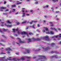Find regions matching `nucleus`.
<instances>
[{"label":"nucleus","mask_w":61,"mask_h":61,"mask_svg":"<svg viewBox=\"0 0 61 61\" xmlns=\"http://www.w3.org/2000/svg\"><path fill=\"white\" fill-rule=\"evenodd\" d=\"M28 40L29 41L28 42V43H29V42H31V40L30 39H28Z\"/></svg>","instance_id":"obj_22"},{"label":"nucleus","mask_w":61,"mask_h":61,"mask_svg":"<svg viewBox=\"0 0 61 61\" xmlns=\"http://www.w3.org/2000/svg\"><path fill=\"white\" fill-rule=\"evenodd\" d=\"M33 41H40L41 39L39 38L36 39L34 37L32 38Z\"/></svg>","instance_id":"obj_4"},{"label":"nucleus","mask_w":61,"mask_h":61,"mask_svg":"<svg viewBox=\"0 0 61 61\" xmlns=\"http://www.w3.org/2000/svg\"><path fill=\"white\" fill-rule=\"evenodd\" d=\"M59 12H59V11H58V12H57V11H56V12H55V13H59Z\"/></svg>","instance_id":"obj_60"},{"label":"nucleus","mask_w":61,"mask_h":61,"mask_svg":"<svg viewBox=\"0 0 61 61\" xmlns=\"http://www.w3.org/2000/svg\"><path fill=\"white\" fill-rule=\"evenodd\" d=\"M5 50L6 51H8V52H7V53L8 54H10V52L9 51H10V50L11 51H12V50L10 48H6Z\"/></svg>","instance_id":"obj_3"},{"label":"nucleus","mask_w":61,"mask_h":61,"mask_svg":"<svg viewBox=\"0 0 61 61\" xmlns=\"http://www.w3.org/2000/svg\"><path fill=\"white\" fill-rule=\"evenodd\" d=\"M7 23L9 24H11V22H10V21H9V20H8L7 21Z\"/></svg>","instance_id":"obj_28"},{"label":"nucleus","mask_w":61,"mask_h":61,"mask_svg":"<svg viewBox=\"0 0 61 61\" xmlns=\"http://www.w3.org/2000/svg\"><path fill=\"white\" fill-rule=\"evenodd\" d=\"M26 23V21H24L23 22H22V24H24V23Z\"/></svg>","instance_id":"obj_44"},{"label":"nucleus","mask_w":61,"mask_h":61,"mask_svg":"<svg viewBox=\"0 0 61 61\" xmlns=\"http://www.w3.org/2000/svg\"><path fill=\"white\" fill-rule=\"evenodd\" d=\"M22 4V2H20L19 3H16V4L17 5H19V4Z\"/></svg>","instance_id":"obj_33"},{"label":"nucleus","mask_w":61,"mask_h":61,"mask_svg":"<svg viewBox=\"0 0 61 61\" xmlns=\"http://www.w3.org/2000/svg\"><path fill=\"white\" fill-rule=\"evenodd\" d=\"M33 11V10H30V12H32Z\"/></svg>","instance_id":"obj_55"},{"label":"nucleus","mask_w":61,"mask_h":61,"mask_svg":"<svg viewBox=\"0 0 61 61\" xmlns=\"http://www.w3.org/2000/svg\"><path fill=\"white\" fill-rule=\"evenodd\" d=\"M7 27H12V26L11 25H6Z\"/></svg>","instance_id":"obj_25"},{"label":"nucleus","mask_w":61,"mask_h":61,"mask_svg":"<svg viewBox=\"0 0 61 61\" xmlns=\"http://www.w3.org/2000/svg\"><path fill=\"white\" fill-rule=\"evenodd\" d=\"M26 15H27V16H28V15L29 16V14H26Z\"/></svg>","instance_id":"obj_53"},{"label":"nucleus","mask_w":61,"mask_h":61,"mask_svg":"<svg viewBox=\"0 0 61 61\" xmlns=\"http://www.w3.org/2000/svg\"><path fill=\"white\" fill-rule=\"evenodd\" d=\"M44 28L46 30V32H49V30H48V29L46 27H44Z\"/></svg>","instance_id":"obj_8"},{"label":"nucleus","mask_w":61,"mask_h":61,"mask_svg":"<svg viewBox=\"0 0 61 61\" xmlns=\"http://www.w3.org/2000/svg\"><path fill=\"white\" fill-rule=\"evenodd\" d=\"M3 31H5V32L6 31H8V30L7 29H6V30L5 29H3Z\"/></svg>","instance_id":"obj_15"},{"label":"nucleus","mask_w":61,"mask_h":61,"mask_svg":"<svg viewBox=\"0 0 61 61\" xmlns=\"http://www.w3.org/2000/svg\"><path fill=\"white\" fill-rule=\"evenodd\" d=\"M52 38H55V36H53L52 37Z\"/></svg>","instance_id":"obj_54"},{"label":"nucleus","mask_w":61,"mask_h":61,"mask_svg":"<svg viewBox=\"0 0 61 61\" xmlns=\"http://www.w3.org/2000/svg\"><path fill=\"white\" fill-rule=\"evenodd\" d=\"M50 49V48H49V46H48L45 49V51H47V50H49Z\"/></svg>","instance_id":"obj_12"},{"label":"nucleus","mask_w":61,"mask_h":61,"mask_svg":"<svg viewBox=\"0 0 61 61\" xmlns=\"http://www.w3.org/2000/svg\"><path fill=\"white\" fill-rule=\"evenodd\" d=\"M0 54H5V53L2 52Z\"/></svg>","instance_id":"obj_46"},{"label":"nucleus","mask_w":61,"mask_h":61,"mask_svg":"<svg viewBox=\"0 0 61 61\" xmlns=\"http://www.w3.org/2000/svg\"><path fill=\"white\" fill-rule=\"evenodd\" d=\"M51 30H54L55 31H56V29L55 28H50Z\"/></svg>","instance_id":"obj_14"},{"label":"nucleus","mask_w":61,"mask_h":61,"mask_svg":"<svg viewBox=\"0 0 61 61\" xmlns=\"http://www.w3.org/2000/svg\"><path fill=\"white\" fill-rule=\"evenodd\" d=\"M26 2H30V0H27L26 1Z\"/></svg>","instance_id":"obj_56"},{"label":"nucleus","mask_w":61,"mask_h":61,"mask_svg":"<svg viewBox=\"0 0 61 61\" xmlns=\"http://www.w3.org/2000/svg\"><path fill=\"white\" fill-rule=\"evenodd\" d=\"M12 30H13V32H15V29H12Z\"/></svg>","instance_id":"obj_39"},{"label":"nucleus","mask_w":61,"mask_h":61,"mask_svg":"<svg viewBox=\"0 0 61 61\" xmlns=\"http://www.w3.org/2000/svg\"><path fill=\"white\" fill-rule=\"evenodd\" d=\"M59 36H55V38L56 37V38H57V37H58V36H59V37H60V38L61 37V34L60 33L59 34Z\"/></svg>","instance_id":"obj_13"},{"label":"nucleus","mask_w":61,"mask_h":61,"mask_svg":"<svg viewBox=\"0 0 61 61\" xmlns=\"http://www.w3.org/2000/svg\"><path fill=\"white\" fill-rule=\"evenodd\" d=\"M18 35H19V34H20V32H19V31H18Z\"/></svg>","instance_id":"obj_49"},{"label":"nucleus","mask_w":61,"mask_h":61,"mask_svg":"<svg viewBox=\"0 0 61 61\" xmlns=\"http://www.w3.org/2000/svg\"><path fill=\"white\" fill-rule=\"evenodd\" d=\"M16 44H18V45H19V46H20V44H19V43H18L17 42H16Z\"/></svg>","instance_id":"obj_50"},{"label":"nucleus","mask_w":61,"mask_h":61,"mask_svg":"<svg viewBox=\"0 0 61 61\" xmlns=\"http://www.w3.org/2000/svg\"><path fill=\"white\" fill-rule=\"evenodd\" d=\"M29 27H27L25 29L26 30V29H28Z\"/></svg>","instance_id":"obj_47"},{"label":"nucleus","mask_w":61,"mask_h":61,"mask_svg":"<svg viewBox=\"0 0 61 61\" xmlns=\"http://www.w3.org/2000/svg\"><path fill=\"white\" fill-rule=\"evenodd\" d=\"M17 39H18V40H19V41H18L20 43H24V42L21 41V39H20L19 38H16Z\"/></svg>","instance_id":"obj_9"},{"label":"nucleus","mask_w":61,"mask_h":61,"mask_svg":"<svg viewBox=\"0 0 61 61\" xmlns=\"http://www.w3.org/2000/svg\"><path fill=\"white\" fill-rule=\"evenodd\" d=\"M42 31H43V32H46V31L45 30V29L43 30H42Z\"/></svg>","instance_id":"obj_43"},{"label":"nucleus","mask_w":61,"mask_h":61,"mask_svg":"<svg viewBox=\"0 0 61 61\" xmlns=\"http://www.w3.org/2000/svg\"><path fill=\"white\" fill-rule=\"evenodd\" d=\"M52 1H53V2H56V0H52Z\"/></svg>","instance_id":"obj_40"},{"label":"nucleus","mask_w":61,"mask_h":61,"mask_svg":"<svg viewBox=\"0 0 61 61\" xmlns=\"http://www.w3.org/2000/svg\"><path fill=\"white\" fill-rule=\"evenodd\" d=\"M46 7H48V5H46Z\"/></svg>","instance_id":"obj_52"},{"label":"nucleus","mask_w":61,"mask_h":61,"mask_svg":"<svg viewBox=\"0 0 61 61\" xmlns=\"http://www.w3.org/2000/svg\"><path fill=\"white\" fill-rule=\"evenodd\" d=\"M11 6V7H15L16 6V5H15L14 4L13 5H12Z\"/></svg>","instance_id":"obj_19"},{"label":"nucleus","mask_w":61,"mask_h":61,"mask_svg":"<svg viewBox=\"0 0 61 61\" xmlns=\"http://www.w3.org/2000/svg\"><path fill=\"white\" fill-rule=\"evenodd\" d=\"M19 24H20V22H17V25H19Z\"/></svg>","instance_id":"obj_36"},{"label":"nucleus","mask_w":61,"mask_h":61,"mask_svg":"<svg viewBox=\"0 0 61 61\" xmlns=\"http://www.w3.org/2000/svg\"><path fill=\"white\" fill-rule=\"evenodd\" d=\"M42 38L43 39L46 40L48 41H50V39H49V38H48V36H45L44 37H43Z\"/></svg>","instance_id":"obj_2"},{"label":"nucleus","mask_w":61,"mask_h":61,"mask_svg":"<svg viewBox=\"0 0 61 61\" xmlns=\"http://www.w3.org/2000/svg\"><path fill=\"white\" fill-rule=\"evenodd\" d=\"M15 36H17V34H15Z\"/></svg>","instance_id":"obj_59"},{"label":"nucleus","mask_w":61,"mask_h":61,"mask_svg":"<svg viewBox=\"0 0 61 61\" xmlns=\"http://www.w3.org/2000/svg\"><path fill=\"white\" fill-rule=\"evenodd\" d=\"M46 33L47 34H51V35H53L54 34V32L51 31L50 32H46Z\"/></svg>","instance_id":"obj_5"},{"label":"nucleus","mask_w":61,"mask_h":61,"mask_svg":"<svg viewBox=\"0 0 61 61\" xmlns=\"http://www.w3.org/2000/svg\"><path fill=\"white\" fill-rule=\"evenodd\" d=\"M22 60H25V57H21L20 58Z\"/></svg>","instance_id":"obj_17"},{"label":"nucleus","mask_w":61,"mask_h":61,"mask_svg":"<svg viewBox=\"0 0 61 61\" xmlns=\"http://www.w3.org/2000/svg\"><path fill=\"white\" fill-rule=\"evenodd\" d=\"M40 50H41L40 49H38V50H37V49H36L35 50V51H36V52H38V51H40Z\"/></svg>","instance_id":"obj_27"},{"label":"nucleus","mask_w":61,"mask_h":61,"mask_svg":"<svg viewBox=\"0 0 61 61\" xmlns=\"http://www.w3.org/2000/svg\"><path fill=\"white\" fill-rule=\"evenodd\" d=\"M26 52H24V54H26V53H29V52H30V50H26Z\"/></svg>","instance_id":"obj_11"},{"label":"nucleus","mask_w":61,"mask_h":61,"mask_svg":"<svg viewBox=\"0 0 61 61\" xmlns=\"http://www.w3.org/2000/svg\"><path fill=\"white\" fill-rule=\"evenodd\" d=\"M51 57H55L56 58H57V55H56L55 56H52Z\"/></svg>","instance_id":"obj_23"},{"label":"nucleus","mask_w":61,"mask_h":61,"mask_svg":"<svg viewBox=\"0 0 61 61\" xmlns=\"http://www.w3.org/2000/svg\"><path fill=\"white\" fill-rule=\"evenodd\" d=\"M25 58H27V59H28L29 60H27V61H30V58H31V57H25Z\"/></svg>","instance_id":"obj_10"},{"label":"nucleus","mask_w":61,"mask_h":61,"mask_svg":"<svg viewBox=\"0 0 61 61\" xmlns=\"http://www.w3.org/2000/svg\"><path fill=\"white\" fill-rule=\"evenodd\" d=\"M44 17L45 18H46V17H47V16H44Z\"/></svg>","instance_id":"obj_57"},{"label":"nucleus","mask_w":61,"mask_h":61,"mask_svg":"<svg viewBox=\"0 0 61 61\" xmlns=\"http://www.w3.org/2000/svg\"><path fill=\"white\" fill-rule=\"evenodd\" d=\"M0 40H1V42H5V41L4 40H3L2 39H0Z\"/></svg>","instance_id":"obj_26"},{"label":"nucleus","mask_w":61,"mask_h":61,"mask_svg":"<svg viewBox=\"0 0 61 61\" xmlns=\"http://www.w3.org/2000/svg\"><path fill=\"white\" fill-rule=\"evenodd\" d=\"M38 1H37L35 2V4H38Z\"/></svg>","instance_id":"obj_35"},{"label":"nucleus","mask_w":61,"mask_h":61,"mask_svg":"<svg viewBox=\"0 0 61 61\" xmlns=\"http://www.w3.org/2000/svg\"><path fill=\"white\" fill-rule=\"evenodd\" d=\"M56 19V20H59V18H57Z\"/></svg>","instance_id":"obj_62"},{"label":"nucleus","mask_w":61,"mask_h":61,"mask_svg":"<svg viewBox=\"0 0 61 61\" xmlns=\"http://www.w3.org/2000/svg\"><path fill=\"white\" fill-rule=\"evenodd\" d=\"M1 25L2 26H4V24H2Z\"/></svg>","instance_id":"obj_64"},{"label":"nucleus","mask_w":61,"mask_h":61,"mask_svg":"<svg viewBox=\"0 0 61 61\" xmlns=\"http://www.w3.org/2000/svg\"><path fill=\"white\" fill-rule=\"evenodd\" d=\"M29 35H33V34L32 33H31V32H30L29 33Z\"/></svg>","instance_id":"obj_30"},{"label":"nucleus","mask_w":61,"mask_h":61,"mask_svg":"<svg viewBox=\"0 0 61 61\" xmlns=\"http://www.w3.org/2000/svg\"><path fill=\"white\" fill-rule=\"evenodd\" d=\"M37 27H40V25L39 24H38L37 25Z\"/></svg>","instance_id":"obj_37"},{"label":"nucleus","mask_w":61,"mask_h":61,"mask_svg":"<svg viewBox=\"0 0 61 61\" xmlns=\"http://www.w3.org/2000/svg\"><path fill=\"white\" fill-rule=\"evenodd\" d=\"M9 2H11L12 1V0H9Z\"/></svg>","instance_id":"obj_58"},{"label":"nucleus","mask_w":61,"mask_h":61,"mask_svg":"<svg viewBox=\"0 0 61 61\" xmlns=\"http://www.w3.org/2000/svg\"><path fill=\"white\" fill-rule=\"evenodd\" d=\"M43 22H44V23H45V22H46V21L45 20H43Z\"/></svg>","instance_id":"obj_63"},{"label":"nucleus","mask_w":61,"mask_h":61,"mask_svg":"<svg viewBox=\"0 0 61 61\" xmlns=\"http://www.w3.org/2000/svg\"><path fill=\"white\" fill-rule=\"evenodd\" d=\"M15 9H13L12 12H15Z\"/></svg>","instance_id":"obj_31"},{"label":"nucleus","mask_w":61,"mask_h":61,"mask_svg":"<svg viewBox=\"0 0 61 61\" xmlns=\"http://www.w3.org/2000/svg\"><path fill=\"white\" fill-rule=\"evenodd\" d=\"M13 60L14 61H20L21 59H16V58H14L13 59Z\"/></svg>","instance_id":"obj_7"},{"label":"nucleus","mask_w":61,"mask_h":61,"mask_svg":"<svg viewBox=\"0 0 61 61\" xmlns=\"http://www.w3.org/2000/svg\"><path fill=\"white\" fill-rule=\"evenodd\" d=\"M8 60H11V59H6L5 60H2V61H7Z\"/></svg>","instance_id":"obj_18"},{"label":"nucleus","mask_w":61,"mask_h":61,"mask_svg":"<svg viewBox=\"0 0 61 61\" xmlns=\"http://www.w3.org/2000/svg\"><path fill=\"white\" fill-rule=\"evenodd\" d=\"M58 53V52L54 51H52L51 52V53Z\"/></svg>","instance_id":"obj_24"},{"label":"nucleus","mask_w":61,"mask_h":61,"mask_svg":"<svg viewBox=\"0 0 61 61\" xmlns=\"http://www.w3.org/2000/svg\"><path fill=\"white\" fill-rule=\"evenodd\" d=\"M33 22H34V23H36V22H37V21H32L30 23V24H32Z\"/></svg>","instance_id":"obj_16"},{"label":"nucleus","mask_w":61,"mask_h":61,"mask_svg":"<svg viewBox=\"0 0 61 61\" xmlns=\"http://www.w3.org/2000/svg\"><path fill=\"white\" fill-rule=\"evenodd\" d=\"M55 45V43H52L51 44V45L52 47H53V46H54V45Z\"/></svg>","instance_id":"obj_20"},{"label":"nucleus","mask_w":61,"mask_h":61,"mask_svg":"<svg viewBox=\"0 0 61 61\" xmlns=\"http://www.w3.org/2000/svg\"><path fill=\"white\" fill-rule=\"evenodd\" d=\"M38 56L40 57V58L39 59V60H40L41 61H45L42 60V59H46V56Z\"/></svg>","instance_id":"obj_1"},{"label":"nucleus","mask_w":61,"mask_h":61,"mask_svg":"<svg viewBox=\"0 0 61 61\" xmlns=\"http://www.w3.org/2000/svg\"><path fill=\"white\" fill-rule=\"evenodd\" d=\"M23 15L22 16V17L23 16H24L25 15V13H23Z\"/></svg>","instance_id":"obj_34"},{"label":"nucleus","mask_w":61,"mask_h":61,"mask_svg":"<svg viewBox=\"0 0 61 61\" xmlns=\"http://www.w3.org/2000/svg\"><path fill=\"white\" fill-rule=\"evenodd\" d=\"M16 55H19V53L18 52L16 53Z\"/></svg>","instance_id":"obj_45"},{"label":"nucleus","mask_w":61,"mask_h":61,"mask_svg":"<svg viewBox=\"0 0 61 61\" xmlns=\"http://www.w3.org/2000/svg\"><path fill=\"white\" fill-rule=\"evenodd\" d=\"M50 26H51H51H54V24H51L50 25Z\"/></svg>","instance_id":"obj_32"},{"label":"nucleus","mask_w":61,"mask_h":61,"mask_svg":"<svg viewBox=\"0 0 61 61\" xmlns=\"http://www.w3.org/2000/svg\"><path fill=\"white\" fill-rule=\"evenodd\" d=\"M4 4H5L6 3V1H4Z\"/></svg>","instance_id":"obj_38"},{"label":"nucleus","mask_w":61,"mask_h":61,"mask_svg":"<svg viewBox=\"0 0 61 61\" xmlns=\"http://www.w3.org/2000/svg\"><path fill=\"white\" fill-rule=\"evenodd\" d=\"M34 26H35V24H34L32 26V27L33 28H34Z\"/></svg>","instance_id":"obj_48"},{"label":"nucleus","mask_w":61,"mask_h":61,"mask_svg":"<svg viewBox=\"0 0 61 61\" xmlns=\"http://www.w3.org/2000/svg\"><path fill=\"white\" fill-rule=\"evenodd\" d=\"M49 23L50 24H53V23L51 22H49Z\"/></svg>","instance_id":"obj_51"},{"label":"nucleus","mask_w":61,"mask_h":61,"mask_svg":"<svg viewBox=\"0 0 61 61\" xmlns=\"http://www.w3.org/2000/svg\"><path fill=\"white\" fill-rule=\"evenodd\" d=\"M17 29H16V30H16V31H18V28H17Z\"/></svg>","instance_id":"obj_42"},{"label":"nucleus","mask_w":61,"mask_h":61,"mask_svg":"<svg viewBox=\"0 0 61 61\" xmlns=\"http://www.w3.org/2000/svg\"><path fill=\"white\" fill-rule=\"evenodd\" d=\"M0 9H6V8L5 7H1L0 8Z\"/></svg>","instance_id":"obj_21"},{"label":"nucleus","mask_w":61,"mask_h":61,"mask_svg":"<svg viewBox=\"0 0 61 61\" xmlns=\"http://www.w3.org/2000/svg\"><path fill=\"white\" fill-rule=\"evenodd\" d=\"M2 36H3V37L4 38H6V37L5 36L2 35Z\"/></svg>","instance_id":"obj_29"},{"label":"nucleus","mask_w":61,"mask_h":61,"mask_svg":"<svg viewBox=\"0 0 61 61\" xmlns=\"http://www.w3.org/2000/svg\"><path fill=\"white\" fill-rule=\"evenodd\" d=\"M22 12H25V10H22L21 11Z\"/></svg>","instance_id":"obj_61"},{"label":"nucleus","mask_w":61,"mask_h":61,"mask_svg":"<svg viewBox=\"0 0 61 61\" xmlns=\"http://www.w3.org/2000/svg\"><path fill=\"white\" fill-rule=\"evenodd\" d=\"M9 11V10L8 9H7L6 10H5V11Z\"/></svg>","instance_id":"obj_41"},{"label":"nucleus","mask_w":61,"mask_h":61,"mask_svg":"<svg viewBox=\"0 0 61 61\" xmlns=\"http://www.w3.org/2000/svg\"><path fill=\"white\" fill-rule=\"evenodd\" d=\"M21 34H22V35H24V34H26L27 35V36H28V35H27V34H28V33L27 32H23L21 33Z\"/></svg>","instance_id":"obj_6"}]
</instances>
